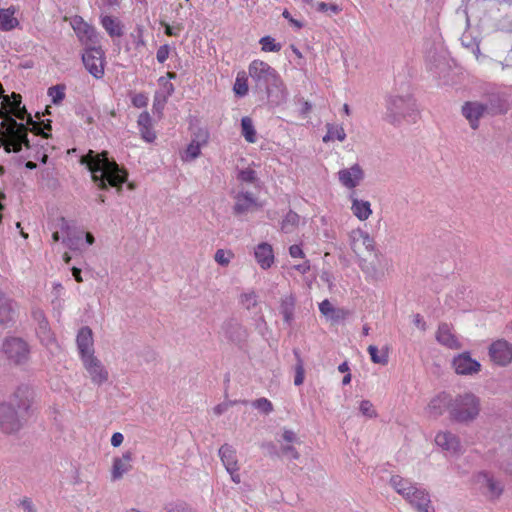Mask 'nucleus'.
<instances>
[{
    "label": "nucleus",
    "instance_id": "obj_1",
    "mask_svg": "<svg viewBox=\"0 0 512 512\" xmlns=\"http://www.w3.org/2000/svg\"><path fill=\"white\" fill-rule=\"evenodd\" d=\"M15 116L21 120H26V124L19 123L15 119L10 118L7 125L0 129V148L3 147L5 152L18 153L22 150V146L30 148V141L28 139V131L30 130L36 135H41L44 138L50 137V134L46 132L51 130V121L47 120L46 123L41 124L34 121L31 114H29L24 106L20 109L13 111Z\"/></svg>",
    "mask_w": 512,
    "mask_h": 512
},
{
    "label": "nucleus",
    "instance_id": "obj_54",
    "mask_svg": "<svg viewBox=\"0 0 512 512\" xmlns=\"http://www.w3.org/2000/svg\"><path fill=\"white\" fill-rule=\"evenodd\" d=\"M138 128L151 126L152 125V118L150 114L147 111L142 112L137 120Z\"/></svg>",
    "mask_w": 512,
    "mask_h": 512
},
{
    "label": "nucleus",
    "instance_id": "obj_20",
    "mask_svg": "<svg viewBox=\"0 0 512 512\" xmlns=\"http://www.w3.org/2000/svg\"><path fill=\"white\" fill-rule=\"evenodd\" d=\"M452 397L447 393H441L434 397L428 404V413L430 416L437 418L441 416L445 410L450 413V403Z\"/></svg>",
    "mask_w": 512,
    "mask_h": 512
},
{
    "label": "nucleus",
    "instance_id": "obj_26",
    "mask_svg": "<svg viewBox=\"0 0 512 512\" xmlns=\"http://www.w3.org/2000/svg\"><path fill=\"white\" fill-rule=\"evenodd\" d=\"M352 202L351 211L359 220L364 221L372 214L371 204L366 200H359L354 196V192L350 195Z\"/></svg>",
    "mask_w": 512,
    "mask_h": 512
},
{
    "label": "nucleus",
    "instance_id": "obj_24",
    "mask_svg": "<svg viewBox=\"0 0 512 512\" xmlns=\"http://www.w3.org/2000/svg\"><path fill=\"white\" fill-rule=\"evenodd\" d=\"M476 481L477 483L487 487L491 498H498L503 492V487L500 482L496 481L487 472H479L476 476Z\"/></svg>",
    "mask_w": 512,
    "mask_h": 512
},
{
    "label": "nucleus",
    "instance_id": "obj_3",
    "mask_svg": "<svg viewBox=\"0 0 512 512\" xmlns=\"http://www.w3.org/2000/svg\"><path fill=\"white\" fill-rule=\"evenodd\" d=\"M80 164L87 167L91 172L93 182L101 190H107L108 186H111L120 191L128 179L127 171L120 167L113 158H109L107 151L98 153L89 150L80 157Z\"/></svg>",
    "mask_w": 512,
    "mask_h": 512
},
{
    "label": "nucleus",
    "instance_id": "obj_21",
    "mask_svg": "<svg viewBox=\"0 0 512 512\" xmlns=\"http://www.w3.org/2000/svg\"><path fill=\"white\" fill-rule=\"evenodd\" d=\"M320 312L333 322H341L347 318L349 311L344 308L334 307L327 299L319 304Z\"/></svg>",
    "mask_w": 512,
    "mask_h": 512
},
{
    "label": "nucleus",
    "instance_id": "obj_52",
    "mask_svg": "<svg viewBox=\"0 0 512 512\" xmlns=\"http://www.w3.org/2000/svg\"><path fill=\"white\" fill-rule=\"evenodd\" d=\"M170 47L168 44L161 45L156 53V59L159 63L163 64L169 57Z\"/></svg>",
    "mask_w": 512,
    "mask_h": 512
},
{
    "label": "nucleus",
    "instance_id": "obj_62",
    "mask_svg": "<svg viewBox=\"0 0 512 512\" xmlns=\"http://www.w3.org/2000/svg\"><path fill=\"white\" fill-rule=\"evenodd\" d=\"M282 16L287 19L293 26H295L297 29H301L303 27V23L294 19L288 10H284L282 13Z\"/></svg>",
    "mask_w": 512,
    "mask_h": 512
},
{
    "label": "nucleus",
    "instance_id": "obj_35",
    "mask_svg": "<svg viewBox=\"0 0 512 512\" xmlns=\"http://www.w3.org/2000/svg\"><path fill=\"white\" fill-rule=\"evenodd\" d=\"M299 215L290 210L281 222V230L285 233H290L299 224Z\"/></svg>",
    "mask_w": 512,
    "mask_h": 512
},
{
    "label": "nucleus",
    "instance_id": "obj_43",
    "mask_svg": "<svg viewBox=\"0 0 512 512\" xmlns=\"http://www.w3.org/2000/svg\"><path fill=\"white\" fill-rule=\"evenodd\" d=\"M233 90L237 96H245L248 93L247 78L237 76Z\"/></svg>",
    "mask_w": 512,
    "mask_h": 512
},
{
    "label": "nucleus",
    "instance_id": "obj_28",
    "mask_svg": "<svg viewBox=\"0 0 512 512\" xmlns=\"http://www.w3.org/2000/svg\"><path fill=\"white\" fill-rule=\"evenodd\" d=\"M219 456L226 469L239 470L236 450L231 445H222L219 449Z\"/></svg>",
    "mask_w": 512,
    "mask_h": 512
},
{
    "label": "nucleus",
    "instance_id": "obj_7",
    "mask_svg": "<svg viewBox=\"0 0 512 512\" xmlns=\"http://www.w3.org/2000/svg\"><path fill=\"white\" fill-rule=\"evenodd\" d=\"M1 350L6 360L14 366L28 364L31 357V346L25 339L17 336L5 337Z\"/></svg>",
    "mask_w": 512,
    "mask_h": 512
},
{
    "label": "nucleus",
    "instance_id": "obj_9",
    "mask_svg": "<svg viewBox=\"0 0 512 512\" xmlns=\"http://www.w3.org/2000/svg\"><path fill=\"white\" fill-rule=\"evenodd\" d=\"M488 354L496 365L507 366L512 363V344L504 339H498L491 343Z\"/></svg>",
    "mask_w": 512,
    "mask_h": 512
},
{
    "label": "nucleus",
    "instance_id": "obj_33",
    "mask_svg": "<svg viewBox=\"0 0 512 512\" xmlns=\"http://www.w3.org/2000/svg\"><path fill=\"white\" fill-rule=\"evenodd\" d=\"M83 235L84 232L74 229L73 232L69 233L65 238H63L62 242L70 250H80L81 246L83 245Z\"/></svg>",
    "mask_w": 512,
    "mask_h": 512
},
{
    "label": "nucleus",
    "instance_id": "obj_34",
    "mask_svg": "<svg viewBox=\"0 0 512 512\" xmlns=\"http://www.w3.org/2000/svg\"><path fill=\"white\" fill-rule=\"evenodd\" d=\"M241 132L245 140L249 143H255L257 140L256 130L253 121L250 117H243L241 119Z\"/></svg>",
    "mask_w": 512,
    "mask_h": 512
},
{
    "label": "nucleus",
    "instance_id": "obj_2",
    "mask_svg": "<svg viewBox=\"0 0 512 512\" xmlns=\"http://www.w3.org/2000/svg\"><path fill=\"white\" fill-rule=\"evenodd\" d=\"M34 390L27 384L19 385L7 401L0 403V429L6 434L18 432L32 413Z\"/></svg>",
    "mask_w": 512,
    "mask_h": 512
},
{
    "label": "nucleus",
    "instance_id": "obj_32",
    "mask_svg": "<svg viewBox=\"0 0 512 512\" xmlns=\"http://www.w3.org/2000/svg\"><path fill=\"white\" fill-rule=\"evenodd\" d=\"M327 133L323 137V142L327 143L335 139L344 141L346 139V133L341 125H335L331 123L326 124Z\"/></svg>",
    "mask_w": 512,
    "mask_h": 512
},
{
    "label": "nucleus",
    "instance_id": "obj_45",
    "mask_svg": "<svg viewBox=\"0 0 512 512\" xmlns=\"http://www.w3.org/2000/svg\"><path fill=\"white\" fill-rule=\"evenodd\" d=\"M316 10L322 13L338 14L341 8L334 3L318 2L316 4Z\"/></svg>",
    "mask_w": 512,
    "mask_h": 512
},
{
    "label": "nucleus",
    "instance_id": "obj_57",
    "mask_svg": "<svg viewBox=\"0 0 512 512\" xmlns=\"http://www.w3.org/2000/svg\"><path fill=\"white\" fill-rule=\"evenodd\" d=\"M58 221H59L58 226H59L60 230H61L63 233H65V234H66V236H67L69 233L73 232V230L75 229V228H73V227H71V226H70L69 222H68L64 217H60Z\"/></svg>",
    "mask_w": 512,
    "mask_h": 512
},
{
    "label": "nucleus",
    "instance_id": "obj_49",
    "mask_svg": "<svg viewBox=\"0 0 512 512\" xmlns=\"http://www.w3.org/2000/svg\"><path fill=\"white\" fill-rule=\"evenodd\" d=\"M280 456H285L288 459L297 460L299 459L300 454L292 445H282L280 448Z\"/></svg>",
    "mask_w": 512,
    "mask_h": 512
},
{
    "label": "nucleus",
    "instance_id": "obj_5",
    "mask_svg": "<svg viewBox=\"0 0 512 512\" xmlns=\"http://www.w3.org/2000/svg\"><path fill=\"white\" fill-rule=\"evenodd\" d=\"M386 112L384 120L388 123L399 126L403 120L416 121L418 107L413 95L407 90L405 93L392 92L386 98Z\"/></svg>",
    "mask_w": 512,
    "mask_h": 512
},
{
    "label": "nucleus",
    "instance_id": "obj_4",
    "mask_svg": "<svg viewBox=\"0 0 512 512\" xmlns=\"http://www.w3.org/2000/svg\"><path fill=\"white\" fill-rule=\"evenodd\" d=\"M248 71L257 91L264 92L269 98L275 96L279 101L285 98L286 88L281 76L268 63L253 60Z\"/></svg>",
    "mask_w": 512,
    "mask_h": 512
},
{
    "label": "nucleus",
    "instance_id": "obj_13",
    "mask_svg": "<svg viewBox=\"0 0 512 512\" xmlns=\"http://www.w3.org/2000/svg\"><path fill=\"white\" fill-rule=\"evenodd\" d=\"M453 367L459 375H472L480 371L481 364L472 359L468 352H464L454 358Z\"/></svg>",
    "mask_w": 512,
    "mask_h": 512
},
{
    "label": "nucleus",
    "instance_id": "obj_14",
    "mask_svg": "<svg viewBox=\"0 0 512 512\" xmlns=\"http://www.w3.org/2000/svg\"><path fill=\"white\" fill-rule=\"evenodd\" d=\"M235 204L233 206V213L236 216L246 214L253 211L258 207L257 198L253 193L248 191L238 192L235 197Z\"/></svg>",
    "mask_w": 512,
    "mask_h": 512
},
{
    "label": "nucleus",
    "instance_id": "obj_37",
    "mask_svg": "<svg viewBox=\"0 0 512 512\" xmlns=\"http://www.w3.org/2000/svg\"><path fill=\"white\" fill-rule=\"evenodd\" d=\"M293 353L297 360V363L295 366L294 384L296 386H300L304 382V375H305L304 364H303V360L301 359L299 351L297 349H294Z\"/></svg>",
    "mask_w": 512,
    "mask_h": 512
},
{
    "label": "nucleus",
    "instance_id": "obj_29",
    "mask_svg": "<svg viewBox=\"0 0 512 512\" xmlns=\"http://www.w3.org/2000/svg\"><path fill=\"white\" fill-rule=\"evenodd\" d=\"M101 24L110 37H121L124 34L123 25L115 17L104 16L101 19Z\"/></svg>",
    "mask_w": 512,
    "mask_h": 512
},
{
    "label": "nucleus",
    "instance_id": "obj_27",
    "mask_svg": "<svg viewBox=\"0 0 512 512\" xmlns=\"http://www.w3.org/2000/svg\"><path fill=\"white\" fill-rule=\"evenodd\" d=\"M16 8L10 6L8 8L0 9V30L11 31L19 25V21L14 17Z\"/></svg>",
    "mask_w": 512,
    "mask_h": 512
},
{
    "label": "nucleus",
    "instance_id": "obj_18",
    "mask_svg": "<svg viewBox=\"0 0 512 512\" xmlns=\"http://www.w3.org/2000/svg\"><path fill=\"white\" fill-rule=\"evenodd\" d=\"M462 114L469 121L472 129H477L479 126V119L487 114L482 102L470 101L462 106Z\"/></svg>",
    "mask_w": 512,
    "mask_h": 512
},
{
    "label": "nucleus",
    "instance_id": "obj_56",
    "mask_svg": "<svg viewBox=\"0 0 512 512\" xmlns=\"http://www.w3.org/2000/svg\"><path fill=\"white\" fill-rule=\"evenodd\" d=\"M166 512H192L185 504H170L166 508Z\"/></svg>",
    "mask_w": 512,
    "mask_h": 512
},
{
    "label": "nucleus",
    "instance_id": "obj_25",
    "mask_svg": "<svg viewBox=\"0 0 512 512\" xmlns=\"http://www.w3.org/2000/svg\"><path fill=\"white\" fill-rule=\"evenodd\" d=\"M436 339L440 344L450 349H458L460 347L457 338L451 332V329L447 323H442L439 325L436 333Z\"/></svg>",
    "mask_w": 512,
    "mask_h": 512
},
{
    "label": "nucleus",
    "instance_id": "obj_47",
    "mask_svg": "<svg viewBox=\"0 0 512 512\" xmlns=\"http://www.w3.org/2000/svg\"><path fill=\"white\" fill-rule=\"evenodd\" d=\"M419 502H424V504H427V502H430V495L425 489L416 488L414 491L413 500L411 501V505H415Z\"/></svg>",
    "mask_w": 512,
    "mask_h": 512
},
{
    "label": "nucleus",
    "instance_id": "obj_50",
    "mask_svg": "<svg viewBox=\"0 0 512 512\" xmlns=\"http://www.w3.org/2000/svg\"><path fill=\"white\" fill-rule=\"evenodd\" d=\"M360 412L369 418L375 417L376 412L373 408V404L369 400H362L359 406Z\"/></svg>",
    "mask_w": 512,
    "mask_h": 512
},
{
    "label": "nucleus",
    "instance_id": "obj_12",
    "mask_svg": "<svg viewBox=\"0 0 512 512\" xmlns=\"http://www.w3.org/2000/svg\"><path fill=\"white\" fill-rule=\"evenodd\" d=\"M364 178V171L359 164H353L350 168L341 169L338 172L339 182L346 188L353 189Z\"/></svg>",
    "mask_w": 512,
    "mask_h": 512
},
{
    "label": "nucleus",
    "instance_id": "obj_17",
    "mask_svg": "<svg viewBox=\"0 0 512 512\" xmlns=\"http://www.w3.org/2000/svg\"><path fill=\"white\" fill-rule=\"evenodd\" d=\"M76 343L81 359L94 355L93 333L88 326L80 328L76 337Z\"/></svg>",
    "mask_w": 512,
    "mask_h": 512
},
{
    "label": "nucleus",
    "instance_id": "obj_6",
    "mask_svg": "<svg viewBox=\"0 0 512 512\" xmlns=\"http://www.w3.org/2000/svg\"><path fill=\"white\" fill-rule=\"evenodd\" d=\"M480 412V399L467 392L452 398L450 403V420L460 424L474 421Z\"/></svg>",
    "mask_w": 512,
    "mask_h": 512
},
{
    "label": "nucleus",
    "instance_id": "obj_42",
    "mask_svg": "<svg viewBox=\"0 0 512 512\" xmlns=\"http://www.w3.org/2000/svg\"><path fill=\"white\" fill-rule=\"evenodd\" d=\"M237 178H238V180H240L242 182L251 183V184L255 183L258 180L257 173L252 168H246V169L240 170L238 172Z\"/></svg>",
    "mask_w": 512,
    "mask_h": 512
},
{
    "label": "nucleus",
    "instance_id": "obj_55",
    "mask_svg": "<svg viewBox=\"0 0 512 512\" xmlns=\"http://www.w3.org/2000/svg\"><path fill=\"white\" fill-rule=\"evenodd\" d=\"M32 318L37 323V325L48 321L44 314V311L39 308H34L32 310Z\"/></svg>",
    "mask_w": 512,
    "mask_h": 512
},
{
    "label": "nucleus",
    "instance_id": "obj_16",
    "mask_svg": "<svg viewBox=\"0 0 512 512\" xmlns=\"http://www.w3.org/2000/svg\"><path fill=\"white\" fill-rule=\"evenodd\" d=\"M222 330L225 337L235 344L244 342L248 336L247 330L234 318L224 321Z\"/></svg>",
    "mask_w": 512,
    "mask_h": 512
},
{
    "label": "nucleus",
    "instance_id": "obj_41",
    "mask_svg": "<svg viewBox=\"0 0 512 512\" xmlns=\"http://www.w3.org/2000/svg\"><path fill=\"white\" fill-rule=\"evenodd\" d=\"M240 303L249 310L257 305L258 297L254 291L243 293L240 296Z\"/></svg>",
    "mask_w": 512,
    "mask_h": 512
},
{
    "label": "nucleus",
    "instance_id": "obj_40",
    "mask_svg": "<svg viewBox=\"0 0 512 512\" xmlns=\"http://www.w3.org/2000/svg\"><path fill=\"white\" fill-rule=\"evenodd\" d=\"M259 43L262 50L265 52H279L282 48L280 43H276L275 39L271 36H264L260 39Z\"/></svg>",
    "mask_w": 512,
    "mask_h": 512
},
{
    "label": "nucleus",
    "instance_id": "obj_10",
    "mask_svg": "<svg viewBox=\"0 0 512 512\" xmlns=\"http://www.w3.org/2000/svg\"><path fill=\"white\" fill-rule=\"evenodd\" d=\"M435 443L450 456H460L464 453V448L460 438L450 431H440L435 436Z\"/></svg>",
    "mask_w": 512,
    "mask_h": 512
},
{
    "label": "nucleus",
    "instance_id": "obj_59",
    "mask_svg": "<svg viewBox=\"0 0 512 512\" xmlns=\"http://www.w3.org/2000/svg\"><path fill=\"white\" fill-rule=\"evenodd\" d=\"M282 438L284 441H286L288 443H293V442L298 441V438H297V435L295 434V432L292 430H289V429H284Z\"/></svg>",
    "mask_w": 512,
    "mask_h": 512
},
{
    "label": "nucleus",
    "instance_id": "obj_64",
    "mask_svg": "<svg viewBox=\"0 0 512 512\" xmlns=\"http://www.w3.org/2000/svg\"><path fill=\"white\" fill-rule=\"evenodd\" d=\"M124 440V436L120 432H115L111 437V445L113 447H119Z\"/></svg>",
    "mask_w": 512,
    "mask_h": 512
},
{
    "label": "nucleus",
    "instance_id": "obj_30",
    "mask_svg": "<svg viewBox=\"0 0 512 512\" xmlns=\"http://www.w3.org/2000/svg\"><path fill=\"white\" fill-rule=\"evenodd\" d=\"M36 334L41 344L44 345L45 347H50L56 344V339L54 337L53 332L51 331L48 321L37 325Z\"/></svg>",
    "mask_w": 512,
    "mask_h": 512
},
{
    "label": "nucleus",
    "instance_id": "obj_36",
    "mask_svg": "<svg viewBox=\"0 0 512 512\" xmlns=\"http://www.w3.org/2000/svg\"><path fill=\"white\" fill-rule=\"evenodd\" d=\"M390 485L395 489V491L400 494L410 488L414 483H412L409 479L403 478L399 475H393L390 478Z\"/></svg>",
    "mask_w": 512,
    "mask_h": 512
},
{
    "label": "nucleus",
    "instance_id": "obj_44",
    "mask_svg": "<svg viewBox=\"0 0 512 512\" xmlns=\"http://www.w3.org/2000/svg\"><path fill=\"white\" fill-rule=\"evenodd\" d=\"M252 406L265 414H269L273 411V405L267 398H259L252 402Z\"/></svg>",
    "mask_w": 512,
    "mask_h": 512
},
{
    "label": "nucleus",
    "instance_id": "obj_22",
    "mask_svg": "<svg viewBox=\"0 0 512 512\" xmlns=\"http://www.w3.org/2000/svg\"><path fill=\"white\" fill-rule=\"evenodd\" d=\"M132 458L133 453L131 451H126L123 453L122 457L114 458L112 469L113 480L120 479L125 473L131 470Z\"/></svg>",
    "mask_w": 512,
    "mask_h": 512
},
{
    "label": "nucleus",
    "instance_id": "obj_19",
    "mask_svg": "<svg viewBox=\"0 0 512 512\" xmlns=\"http://www.w3.org/2000/svg\"><path fill=\"white\" fill-rule=\"evenodd\" d=\"M488 115H500L508 111L506 98L499 93H492L482 102Z\"/></svg>",
    "mask_w": 512,
    "mask_h": 512
},
{
    "label": "nucleus",
    "instance_id": "obj_60",
    "mask_svg": "<svg viewBox=\"0 0 512 512\" xmlns=\"http://www.w3.org/2000/svg\"><path fill=\"white\" fill-rule=\"evenodd\" d=\"M418 512H435L434 507L431 505V501L424 504V502H419L413 505Z\"/></svg>",
    "mask_w": 512,
    "mask_h": 512
},
{
    "label": "nucleus",
    "instance_id": "obj_11",
    "mask_svg": "<svg viewBox=\"0 0 512 512\" xmlns=\"http://www.w3.org/2000/svg\"><path fill=\"white\" fill-rule=\"evenodd\" d=\"M81 360L93 383L101 385L107 381L108 372L94 355H90Z\"/></svg>",
    "mask_w": 512,
    "mask_h": 512
},
{
    "label": "nucleus",
    "instance_id": "obj_51",
    "mask_svg": "<svg viewBox=\"0 0 512 512\" xmlns=\"http://www.w3.org/2000/svg\"><path fill=\"white\" fill-rule=\"evenodd\" d=\"M139 129V132L142 136V138L148 142V143H151L155 140L156 138V135H155V132L152 128V125L151 126H146V127H141V128H138Z\"/></svg>",
    "mask_w": 512,
    "mask_h": 512
},
{
    "label": "nucleus",
    "instance_id": "obj_38",
    "mask_svg": "<svg viewBox=\"0 0 512 512\" xmlns=\"http://www.w3.org/2000/svg\"><path fill=\"white\" fill-rule=\"evenodd\" d=\"M48 95L52 98L53 104H60L65 98V86L62 84L51 86L48 88Z\"/></svg>",
    "mask_w": 512,
    "mask_h": 512
},
{
    "label": "nucleus",
    "instance_id": "obj_15",
    "mask_svg": "<svg viewBox=\"0 0 512 512\" xmlns=\"http://www.w3.org/2000/svg\"><path fill=\"white\" fill-rule=\"evenodd\" d=\"M17 304L4 293L0 292V325L12 326L16 321Z\"/></svg>",
    "mask_w": 512,
    "mask_h": 512
},
{
    "label": "nucleus",
    "instance_id": "obj_31",
    "mask_svg": "<svg viewBox=\"0 0 512 512\" xmlns=\"http://www.w3.org/2000/svg\"><path fill=\"white\" fill-rule=\"evenodd\" d=\"M295 297L292 295L285 296L281 299L280 312L284 321L291 324L294 319Z\"/></svg>",
    "mask_w": 512,
    "mask_h": 512
},
{
    "label": "nucleus",
    "instance_id": "obj_61",
    "mask_svg": "<svg viewBox=\"0 0 512 512\" xmlns=\"http://www.w3.org/2000/svg\"><path fill=\"white\" fill-rule=\"evenodd\" d=\"M20 506L24 509L26 512H37L35 509V506L31 499L24 498L20 501Z\"/></svg>",
    "mask_w": 512,
    "mask_h": 512
},
{
    "label": "nucleus",
    "instance_id": "obj_23",
    "mask_svg": "<svg viewBox=\"0 0 512 512\" xmlns=\"http://www.w3.org/2000/svg\"><path fill=\"white\" fill-rule=\"evenodd\" d=\"M257 263L263 269H268L274 262V254L272 246L268 243H260L254 252Z\"/></svg>",
    "mask_w": 512,
    "mask_h": 512
},
{
    "label": "nucleus",
    "instance_id": "obj_58",
    "mask_svg": "<svg viewBox=\"0 0 512 512\" xmlns=\"http://www.w3.org/2000/svg\"><path fill=\"white\" fill-rule=\"evenodd\" d=\"M289 254L292 258H303L304 252L299 245H291L289 248Z\"/></svg>",
    "mask_w": 512,
    "mask_h": 512
},
{
    "label": "nucleus",
    "instance_id": "obj_8",
    "mask_svg": "<svg viewBox=\"0 0 512 512\" xmlns=\"http://www.w3.org/2000/svg\"><path fill=\"white\" fill-rule=\"evenodd\" d=\"M105 53L101 47H88L82 54V62L87 71L96 79L104 76Z\"/></svg>",
    "mask_w": 512,
    "mask_h": 512
},
{
    "label": "nucleus",
    "instance_id": "obj_46",
    "mask_svg": "<svg viewBox=\"0 0 512 512\" xmlns=\"http://www.w3.org/2000/svg\"><path fill=\"white\" fill-rule=\"evenodd\" d=\"M131 103L136 108H144L148 104V97L146 93H134L131 95Z\"/></svg>",
    "mask_w": 512,
    "mask_h": 512
},
{
    "label": "nucleus",
    "instance_id": "obj_63",
    "mask_svg": "<svg viewBox=\"0 0 512 512\" xmlns=\"http://www.w3.org/2000/svg\"><path fill=\"white\" fill-rule=\"evenodd\" d=\"M416 488L417 486L416 484H414L410 488H407V490L404 491L403 493H400L399 495H401L405 500H407L411 504V501L413 500L414 496V491L416 490Z\"/></svg>",
    "mask_w": 512,
    "mask_h": 512
},
{
    "label": "nucleus",
    "instance_id": "obj_39",
    "mask_svg": "<svg viewBox=\"0 0 512 512\" xmlns=\"http://www.w3.org/2000/svg\"><path fill=\"white\" fill-rule=\"evenodd\" d=\"M367 350L373 363L381 365H386L388 363L387 351H383L381 354H379L378 348L374 345H370Z\"/></svg>",
    "mask_w": 512,
    "mask_h": 512
},
{
    "label": "nucleus",
    "instance_id": "obj_48",
    "mask_svg": "<svg viewBox=\"0 0 512 512\" xmlns=\"http://www.w3.org/2000/svg\"><path fill=\"white\" fill-rule=\"evenodd\" d=\"M200 153H201L200 143L192 141L186 149V159L194 160L200 155Z\"/></svg>",
    "mask_w": 512,
    "mask_h": 512
},
{
    "label": "nucleus",
    "instance_id": "obj_53",
    "mask_svg": "<svg viewBox=\"0 0 512 512\" xmlns=\"http://www.w3.org/2000/svg\"><path fill=\"white\" fill-rule=\"evenodd\" d=\"M214 259L218 264H220L222 266H226L230 262L229 255L222 249H219L216 251Z\"/></svg>",
    "mask_w": 512,
    "mask_h": 512
}]
</instances>
